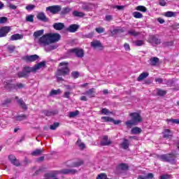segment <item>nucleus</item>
<instances>
[{
  "label": "nucleus",
  "instance_id": "nucleus-1",
  "mask_svg": "<svg viewBox=\"0 0 179 179\" xmlns=\"http://www.w3.org/2000/svg\"><path fill=\"white\" fill-rule=\"evenodd\" d=\"M45 66V62H40L36 64L34 67L24 66L22 71L18 73V77L26 78V76H27L30 72H36V71H38V69H41V68H44Z\"/></svg>",
  "mask_w": 179,
  "mask_h": 179
},
{
  "label": "nucleus",
  "instance_id": "nucleus-2",
  "mask_svg": "<svg viewBox=\"0 0 179 179\" xmlns=\"http://www.w3.org/2000/svg\"><path fill=\"white\" fill-rule=\"evenodd\" d=\"M131 120L126 122V125L128 128H131L132 125H138L139 122H142V117L138 113H131L129 114Z\"/></svg>",
  "mask_w": 179,
  "mask_h": 179
},
{
  "label": "nucleus",
  "instance_id": "nucleus-3",
  "mask_svg": "<svg viewBox=\"0 0 179 179\" xmlns=\"http://www.w3.org/2000/svg\"><path fill=\"white\" fill-rule=\"evenodd\" d=\"M59 66H62L61 69L57 70L56 76L57 78V80L59 82L62 80V77L65 76V75H68L69 73V69L68 68V63L66 62H61L59 64Z\"/></svg>",
  "mask_w": 179,
  "mask_h": 179
},
{
  "label": "nucleus",
  "instance_id": "nucleus-4",
  "mask_svg": "<svg viewBox=\"0 0 179 179\" xmlns=\"http://www.w3.org/2000/svg\"><path fill=\"white\" fill-rule=\"evenodd\" d=\"M158 158L159 160H162V162H169V163H172V164L176 163V157L173 154L159 155L158 156Z\"/></svg>",
  "mask_w": 179,
  "mask_h": 179
},
{
  "label": "nucleus",
  "instance_id": "nucleus-5",
  "mask_svg": "<svg viewBox=\"0 0 179 179\" xmlns=\"http://www.w3.org/2000/svg\"><path fill=\"white\" fill-rule=\"evenodd\" d=\"M38 43L40 44V45H43V47L50 45V44H51V42L50 41L48 34H45V35L42 36L38 40Z\"/></svg>",
  "mask_w": 179,
  "mask_h": 179
},
{
  "label": "nucleus",
  "instance_id": "nucleus-6",
  "mask_svg": "<svg viewBox=\"0 0 179 179\" xmlns=\"http://www.w3.org/2000/svg\"><path fill=\"white\" fill-rule=\"evenodd\" d=\"M48 36L49 37L50 44H52V43H57V41H59L61 38V35H59V34L49 33L48 34Z\"/></svg>",
  "mask_w": 179,
  "mask_h": 179
},
{
  "label": "nucleus",
  "instance_id": "nucleus-7",
  "mask_svg": "<svg viewBox=\"0 0 179 179\" xmlns=\"http://www.w3.org/2000/svg\"><path fill=\"white\" fill-rule=\"evenodd\" d=\"M61 10V6H52L46 8V11L50 12V13H58Z\"/></svg>",
  "mask_w": 179,
  "mask_h": 179
},
{
  "label": "nucleus",
  "instance_id": "nucleus-8",
  "mask_svg": "<svg viewBox=\"0 0 179 179\" xmlns=\"http://www.w3.org/2000/svg\"><path fill=\"white\" fill-rule=\"evenodd\" d=\"M101 120L105 122H113L115 125H118V124H121V120H114L110 117H102Z\"/></svg>",
  "mask_w": 179,
  "mask_h": 179
},
{
  "label": "nucleus",
  "instance_id": "nucleus-9",
  "mask_svg": "<svg viewBox=\"0 0 179 179\" xmlns=\"http://www.w3.org/2000/svg\"><path fill=\"white\" fill-rule=\"evenodd\" d=\"M10 31V27H3L0 29V37H5Z\"/></svg>",
  "mask_w": 179,
  "mask_h": 179
},
{
  "label": "nucleus",
  "instance_id": "nucleus-10",
  "mask_svg": "<svg viewBox=\"0 0 179 179\" xmlns=\"http://www.w3.org/2000/svg\"><path fill=\"white\" fill-rule=\"evenodd\" d=\"M70 51L71 52H74V54H76V57L78 58H82V57L84 55L83 50L82 49L76 48L72 49Z\"/></svg>",
  "mask_w": 179,
  "mask_h": 179
},
{
  "label": "nucleus",
  "instance_id": "nucleus-11",
  "mask_svg": "<svg viewBox=\"0 0 179 179\" xmlns=\"http://www.w3.org/2000/svg\"><path fill=\"white\" fill-rule=\"evenodd\" d=\"M162 134L165 139H171V136H173V132L168 129H165Z\"/></svg>",
  "mask_w": 179,
  "mask_h": 179
},
{
  "label": "nucleus",
  "instance_id": "nucleus-12",
  "mask_svg": "<svg viewBox=\"0 0 179 179\" xmlns=\"http://www.w3.org/2000/svg\"><path fill=\"white\" fill-rule=\"evenodd\" d=\"M24 59L25 61H27V62H34V61H37V59H38V55H34L30 56H26L24 57Z\"/></svg>",
  "mask_w": 179,
  "mask_h": 179
},
{
  "label": "nucleus",
  "instance_id": "nucleus-13",
  "mask_svg": "<svg viewBox=\"0 0 179 179\" xmlns=\"http://www.w3.org/2000/svg\"><path fill=\"white\" fill-rule=\"evenodd\" d=\"M8 159L10 160V163L13 164L14 166H19L20 164L19 163V161L16 159V157L13 155H10L8 156Z\"/></svg>",
  "mask_w": 179,
  "mask_h": 179
},
{
  "label": "nucleus",
  "instance_id": "nucleus-14",
  "mask_svg": "<svg viewBox=\"0 0 179 179\" xmlns=\"http://www.w3.org/2000/svg\"><path fill=\"white\" fill-rule=\"evenodd\" d=\"M83 94H85L86 96H88V97H94L96 96V91L94 90V88L90 89L88 91L83 93Z\"/></svg>",
  "mask_w": 179,
  "mask_h": 179
},
{
  "label": "nucleus",
  "instance_id": "nucleus-15",
  "mask_svg": "<svg viewBox=\"0 0 179 179\" xmlns=\"http://www.w3.org/2000/svg\"><path fill=\"white\" fill-rule=\"evenodd\" d=\"M78 29H79V25L74 24L70 25L69 27L67 28V31L70 33H75L78 31Z\"/></svg>",
  "mask_w": 179,
  "mask_h": 179
},
{
  "label": "nucleus",
  "instance_id": "nucleus-16",
  "mask_svg": "<svg viewBox=\"0 0 179 179\" xmlns=\"http://www.w3.org/2000/svg\"><path fill=\"white\" fill-rule=\"evenodd\" d=\"M37 19H38V20H41V22H48V19L47 18V16H45V14H44V13H39L37 15Z\"/></svg>",
  "mask_w": 179,
  "mask_h": 179
},
{
  "label": "nucleus",
  "instance_id": "nucleus-17",
  "mask_svg": "<svg viewBox=\"0 0 179 179\" xmlns=\"http://www.w3.org/2000/svg\"><path fill=\"white\" fill-rule=\"evenodd\" d=\"M53 27L55 30H62L65 27V24L62 22H57L53 24Z\"/></svg>",
  "mask_w": 179,
  "mask_h": 179
},
{
  "label": "nucleus",
  "instance_id": "nucleus-18",
  "mask_svg": "<svg viewBox=\"0 0 179 179\" xmlns=\"http://www.w3.org/2000/svg\"><path fill=\"white\" fill-rule=\"evenodd\" d=\"M102 146H108V145L111 144V141H108V136H104L103 137V141L101 142Z\"/></svg>",
  "mask_w": 179,
  "mask_h": 179
},
{
  "label": "nucleus",
  "instance_id": "nucleus-19",
  "mask_svg": "<svg viewBox=\"0 0 179 179\" xmlns=\"http://www.w3.org/2000/svg\"><path fill=\"white\" fill-rule=\"evenodd\" d=\"M150 43H152V44L157 45V44H160L161 41H160V39H159V38H157L155 36H152L150 37Z\"/></svg>",
  "mask_w": 179,
  "mask_h": 179
},
{
  "label": "nucleus",
  "instance_id": "nucleus-20",
  "mask_svg": "<svg viewBox=\"0 0 179 179\" xmlns=\"http://www.w3.org/2000/svg\"><path fill=\"white\" fill-rule=\"evenodd\" d=\"M149 76V73L143 72L137 78V80L138 82H141V80H143V79H146Z\"/></svg>",
  "mask_w": 179,
  "mask_h": 179
},
{
  "label": "nucleus",
  "instance_id": "nucleus-21",
  "mask_svg": "<svg viewBox=\"0 0 179 179\" xmlns=\"http://www.w3.org/2000/svg\"><path fill=\"white\" fill-rule=\"evenodd\" d=\"M121 147L124 150L128 149V148H129V141L124 138L123 142L121 143Z\"/></svg>",
  "mask_w": 179,
  "mask_h": 179
},
{
  "label": "nucleus",
  "instance_id": "nucleus-22",
  "mask_svg": "<svg viewBox=\"0 0 179 179\" xmlns=\"http://www.w3.org/2000/svg\"><path fill=\"white\" fill-rule=\"evenodd\" d=\"M43 34H44V29H41V30L36 31L34 33L33 36L34 37H35V38H38V37H40Z\"/></svg>",
  "mask_w": 179,
  "mask_h": 179
},
{
  "label": "nucleus",
  "instance_id": "nucleus-23",
  "mask_svg": "<svg viewBox=\"0 0 179 179\" xmlns=\"http://www.w3.org/2000/svg\"><path fill=\"white\" fill-rule=\"evenodd\" d=\"M21 38H23V36L19 34H13L10 37V40L12 41H15V40H21Z\"/></svg>",
  "mask_w": 179,
  "mask_h": 179
},
{
  "label": "nucleus",
  "instance_id": "nucleus-24",
  "mask_svg": "<svg viewBox=\"0 0 179 179\" xmlns=\"http://www.w3.org/2000/svg\"><path fill=\"white\" fill-rule=\"evenodd\" d=\"M43 152H44L43 149H37L34 150L31 152V155L32 156H40V155H41V153H43Z\"/></svg>",
  "mask_w": 179,
  "mask_h": 179
},
{
  "label": "nucleus",
  "instance_id": "nucleus-25",
  "mask_svg": "<svg viewBox=\"0 0 179 179\" xmlns=\"http://www.w3.org/2000/svg\"><path fill=\"white\" fill-rule=\"evenodd\" d=\"M57 48H58V45H50L49 46L45 47V50L47 52H48V51H52V50H57Z\"/></svg>",
  "mask_w": 179,
  "mask_h": 179
},
{
  "label": "nucleus",
  "instance_id": "nucleus-26",
  "mask_svg": "<svg viewBox=\"0 0 179 179\" xmlns=\"http://www.w3.org/2000/svg\"><path fill=\"white\" fill-rule=\"evenodd\" d=\"M127 34L129 36H133V37H136V36H139V32H137L135 29H130L127 31Z\"/></svg>",
  "mask_w": 179,
  "mask_h": 179
},
{
  "label": "nucleus",
  "instance_id": "nucleus-27",
  "mask_svg": "<svg viewBox=\"0 0 179 179\" xmlns=\"http://www.w3.org/2000/svg\"><path fill=\"white\" fill-rule=\"evenodd\" d=\"M128 169V165L126 164H120L117 166V170H121L122 171H125Z\"/></svg>",
  "mask_w": 179,
  "mask_h": 179
},
{
  "label": "nucleus",
  "instance_id": "nucleus-28",
  "mask_svg": "<svg viewBox=\"0 0 179 179\" xmlns=\"http://www.w3.org/2000/svg\"><path fill=\"white\" fill-rule=\"evenodd\" d=\"M142 132V129L139 127H134L131 129V134L134 135H138V134H141Z\"/></svg>",
  "mask_w": 179,
  "mask_h": 179
},
{
  "label": "nucleus",
  "instance_id": "nucleus-29",
  "mask_svg": "<svg viewBox=\"0 0 179 179\" xmlns=\"http://www.w3.org/2000/svg\"><path fill=\"white\" fill-rule=\"evenodd\" d=\"M91 45L94 48H98L99 47H101V43L99 41H94L91 43Z\"/></svg>",
  "mask_w": 179,
  "mask_h": 179
},
{
  "label": "nucleus",
  "instance_id": "nucleus-30",
  "mask_svg": "<svg viewBox=\"0 0 179 179\" xmlns=\"http://www.w3.org/2000/svg\"><path fill=\"white\" fill-rule=\"evenodd\" d=\"M157 62H159V58L157 57H152L150 59V64L152 66L157 65Z\"/></svg>",
  "mask_w": 179,
  "mask_h": 179
},
{
  "label": "nucleus",
  "instance_id": "nucleus-31",
  "mask_svg": "<svg viewBox=\"0 0 179 179\" xmlns=\"http://www.w3.org/2000/svg\"><path fill=\"white\" fill-rule=\"evenodd\" d=\"M57 94H61V90L58 89V90H52L50 95V96H55Z\"/></svg>",
  "mask_w": 179,
  "mask_h": 179
},
{
  "label": "nucleus",
  "instance_id": "nucleus-32",
  "mask_svg": "<svg viewBox=\"0 0 179 179\" xmlns=\"http://www.w3.org/2000/svg\"><path fill=\"white\" fill-rule=\"evenodd\" d=\"M73 16H76L77 17H83L85 16V14L82 12L78 11H74L73 12Z\"/></svg>",
  "mask_w": 179,
  "mask_h": 179
},
{
  "label": "nucleus",
  "instance_id": "nucleus-33",
  "mask_svg": "<svg viewBox=\"0 0 179 179\" xmlns=\"http://www.w3.org/2000/svg\"><path fill=\"white\" fill-rule=\"evenodd\" d=\"M165 16L166 17H176V13L173 11H167L166 13H165Z\"/></svg>",
  "mask_w": 179,
  "mask_h": 179
},
{
  "label": "nucleus",
  "instance_id": "nucleus-34",
  "mask_svg": "<svg viewBox=\"0 0 179 179\" xmlns=\"http://www.w3.org/2000/svg\"><path fill=\"white\" fill-rule=\"evenodd\" d=\"M133 16L136 19H142V17H143L142 13H141L139 12H134V13H133Z\"/></svg>",
  "mask_w": 179,
  "mask_h": 179
},
{
  "label": "nucleus",
  "instance_id": "nucleus-35",
  "mask_svg": "<svg viewBox=\"0 0 179 179\" xmlns=\"http://www.w3.org/2000/svg\"><path fill=\"white\" fill-rule=\"evenodd\" d=\"M134 43L137 47H141V45H143V44H145V42L143 41V40H137L134 41Z\"/></svg>",
  "mask_w": 179,
  "mask_h": 179
},
{
  "label": "nucleus",
  "instance_id": "nucleus-36",
  "mask_svg": "<svg viewBox=\"0 0 179 179\" xmlns=\"http://www.w3.org/2000/svg\"><path fill=\"white\" fill-rule=\"evenodd\" d=\"M17 103L21 106L22 108H24V110H27V106H26V103L23 101V100L20 99L17 101Z\"/></svg>",
  "mask_w": 179,
  "mask_h": 179
},
{
  "label": "nucleus",
  "instance_id": "nucleus-37",
  "mask_svg": "<svg viewBox=\"0 0 179 179\" xmlns=\"http://www.w3.org/2000/svg\"><path fill=\"white\" fill-rule=\"evenodd\" d=\"M76 115H79V111L78 110H76V111H73V112L69 113L70 118H73L74 117H76Z\"/></svg>",
  "mask_w": 179,
  "mask_h": 179
},
{
  "label": "nucleus",
  "instance_id": "nucleus-38",
  "mask_svg": "<svg viewBox=\"0 0 179 179\" xmlns=\"http://www.w3.org/2000/svg\"><path fill=\"white\" fill-rule=\"evenodd\" d=\"M27 118V116H26L25 115H22L17 116L15 117V120L17 121H23V120H26Z\"/></svg>",
  "mask_w": 179,
  "mask_h": 179
},
{
  "label": "nucleus",
  "instance_id": "nucleus-39",
  "mask_svg": "<svg viewBox=\"0 0 179 179\" xmlns=\"http://www.w3.org/2000/svg\"><path fill=\"white\" fill-rule=\"evenodd\" d=\"M83 164V161L80 160L72 165H71V167H79V166H82Z\"/></svg>",
  "mask_w": 179,
  "mask_h": 179
},
{
  "label": "nucleus",
  "instance_id": "nucleus-40",
  "mask_svg": "<svg viewBox=\"0 0 179 179\" xmlns=\"http://www.w3.org/2000/svg\"><path fill=\"white\" fill-rule=\"evenodd\" d=\"M76 144L78 145V148L81 149V150H83V149L85 148V143H81L80 140H78Z\"/></svg>",
  "mask_w": 179,
  "mask_h": 179
},
{
  "label": "nucleus",
  "instance_id": "nucleus-41",
  "mask_svg": "<svg viewBox=\"0 0 179 179\" xmlns=\"http://www.w3.org/2000/svg\"><path fill=\"white\" fill-rule=\"evenodd\" d=\"M26 20H27V22H34V15H27L26 17Z\"/></svg>",
  "mask_w": 179,
  "mask_h": 179
},
{
  "label": "nucleus",
  "instance_id": "nucleus-42",
  "mask_svg": "<svg viewBox=\"0 0 179 179\" xmlns=\"http://www.w3.org/2000/svg\"><path fill=\"white\" fill-rule=\"evenodd\" d=\"M136 10H140V12H146V7L143 6H138L136 8Z\"/></svg>",
  "mask_w": 179,
  "mask_h": 179
},
{
  "label": "nucleus",
  "instance_id": "nucleus-43",
  "mask_svg": "<svg viewBox=\"0 0 179 179\" xmlns=\"http://www.w3.org/2000/svg\"><path fill=\"white\" fill-rule=\"evenodd\" d=\"M16 47L13 45H9L7 46V50L9 51V52L12 53L13 51H15Z\"/></svg>",
  "mask_w": 179,
  "mask_h": 179
},
{
  "label": "nucleus",
  "instance_id": "nucleus-44",
  "mask_svg": "<svg viewBox=\"0 0 179 179\" xmlns=\"http://www.w3.org/2000/svg\"><path fill=\"white\" fill-rule=\"evenodd\" d=\"M166 93L167 92L163 90H157V94L158 96H164Z\"/></svg>",
  "mask_w": 179,
  "mask_h": 179
},
{
  "label": "nucleus",
  "instance_id": "nucleus-45",
  "mask_svg": "<svg viewBox=\"0 0 179 179\" xmlns=\"http://www.w3.org/2000/svg\"><path fill=\"white\" fill-rule=\"evenodd\" d=\"M59 127V123L55 122L52 125H50V129L54 131V130L57 129V128H58Z\"/></svg>",
  "mask_w": 179,
  "mask_h": 179
},
{
  "label": "nucleus",
  "instance_id": "nucleus-46",
  "mask_svg": "<svg viewBox=\"0 0 179 179\" xmlns=\"http://www.w3.org/2000/svg\"><path fill=\"white\" fill-rule=\"evenodd\" d=\"M93 36H94V32H90V34L83 35V37L85 38H92V37H93Z\"/></svg>",
  "mask_w": 179,
  "mask_h": 179
},
{
  "label": "nucleus",
  "instance_id": "nucleus-47",
  "mask_svg": "<svg viewBox=\"0 0 179 179\" xmlns=\"http://www.w3.org/2000/svg\"><path fill=\"white\" fill-rule=\"evenodd\" d=\"M96 31L99 33V34H101V33H104V28L98 27L95 29Z\"/></svg>",
  "mask_w": 179,
  "mask_h": 179
},
{
  "label": "nucleus",
  "instance_id": "nucleus-48",
  "mask_svg": "<svg viewBox=\"0 0 179 179\" xmlns=\"http://www.w3.org/2000/svg\"><path fill=\"white\" fill-rule=\"evenodd\" d=\"M6 22H8V17H0V23L1 24L6 23Z\"/></svg>",
  "mask_w": 179,
  "mask_h": 179
},
{
  "label": "nucleus",
  "instance_id": "nucleus-49",
  "mask_svg": "<svg viewBox=\"0 0 179 179\" xmlns=\"http://www.w3.org/2000/svg\"><path fill=\"white\" fill-rule=\"evenodd\" d=\"M71 76L75 79L79 78V73L78 71H73L71 73Z\"/></svg>",
  "mask_w": 179,
  "mask_h": 179
},
{
  "label": "nucleus",
  "instance_id": "nucleus-50",
  "mask_svg": "<svg viewBox=\"0 0 179 179\" xmlns=\"http://www.w3.org/2000/svg\"><path fill=\"white\" fill-rule=\"evenodd\" d=\"M34 8H36V6L33 4H30L26 6V9L27 10H33V9H34Z\"/></svg>",
  "mask_w": 179,
  "mask_h": 179
},
{
  "label": "nucleus",
  "instance_id": "nucleus-51",
  "mask_svg": "<svg viewBox=\"0 0 179 179\" xmlns=\"http://www.w3.org/2000/svg\"><path fill=\"white\" fill-rule=\"evenodd\" d=\"M101 114H104L105 115H107L108 114H109V111L107 108H103L101 110Z\"/></svg>",
  "mask_w": 179,
  "mask_h": 179
},
{
  "label": "nucleus",
  "instance_id": "nucleus-52",
  "mask_svg": "<svg viewBox=\"0 0 179 179\" xmlns=\"http://www.w3.org/2000/svg\"><path fill=\"white\" fill-rule=\"evenodd\" d=\"M105 20H106V22H110L113 20V16L110 15H106Z\"/></svg>",
  "mask_w": 179,
  "mask_h": 179
},
{
  "label": "nucleus",
  "instance_id": "nucleus-53",
  "mask_svg": "<svg viewBox=\"0 0 179 179\" xmlns=\"http://www.w3.org/2000/svg\"><path fill=\"white\" fill-rule=\"evenodd\" d=\"M159 3L161 6H166V1L164 0H159Z\"/></svg>",
  "mask_w": 179,
  "mask_h": 179
},
{
  "label": "nucleus",
  "instance_id": "nucleus-54",
  "mask_svg": "<svg viewBox=\"0 0 179 179\" xmlns=\"http://www.w3.org/2000/svg\"><path fill=\"white\" fill-rule=\"evenodd\" d=\"M160 179H170V175H163L160 176Z\"/></svg>",
  "mask_w": 179,
  "mask_h": 179
},
{
  "label": "nucleus",
  "instance_id": "nucleus-55",
  "mask_svg": "<svg viewBox=\"0 0 179 179\" xmlns=\"http://www.w3.org/2000/svg\"><path fill=\"white\" fill-rule=\"evenodd\" d=\"M69 96H71V92H64V97H65L66 99H69L70 97Z\"/></svg>",
  "mask_w": 179,
  "mask_h": 179
},
{
  "label": "nucleus",
  "instance_id": "nucleus-56",
  "mask_svg": "<svg viewBox=\"0 0 179 179\" xmlns=\"http://www.w3.org/2000/svg\"><path fill=\"white\" fill-rule=\"evenodd\" d=\"M124 50H126V51H129L131 50L129 48V44H128V43H124Z\"/></svg>",
  "mask_w": 179,
  "mask_h": 179
},
{
  "label": "nucleus",
  "instance_id": "nucleus-57",
  "mask_svg": "<svg viewBox=\"0 0 179 179\" xmlns=\"http://www.w3.org/2000/svg\"><path fill=\"white\" fill-rule=\"evenodd\" d=\"M71 10V8H65L63 9L62 13H69V11Z\"/></svg>",
  "mask_w": 179,
  "mask_h": 179
},
{
  "label": "nucleus",
  "instance_id": "nucleus-58",
  "mask_svg": "<svg viewBox=\"0 0 179 179\" xmlns=\"http://www.w3.org/2000/svg\"><path fill=\"white\" fill-rule=\"evenodd\" d=\"M147 179H152L153 178V173H148L147 176H145Z\"/></svg>",
  "mask_w": 179,
  "mask_h": 179
},
{
  "label": "nucleus",
  "instance_id": "nucleus-59",
  "mask_svg": "<svg viewBox=\"0 0 179 179\" xmlns=\"http://www.w3.org/2000/svg\"><path fill=\"white\" fill-rule=\"evenodd\" d=\"M157 21L159 22V23H160L161 24H163V23H164V20H163L162 18L161 17H159L157 19Z\"/></svg>",
  "mask_w": 179,
  "mask_h": 179
},
{
  "label": "nucleus",
  "instance_id": "nucleus-60",
  "mask_svg": "<svg viewBox=\"0 0 179 179\" xmlns=\"http://www.w3.org/2000/svg\"><path fill=\"white\" fill-rule=\"evenodd\" d=\"M80 100H81L82 101H87V98L86 97V96H82L80 97Z\"/></svg>",
  "mask_w": 179,
  "mask_h": 179
},
{
  "label": "nucleus",
  "instance_id": "nucleus-61",
  "mask_svg": "<svg viewBox=\"0 0 179 179\" xmlns=\"http://www.w3.org/2000/svg\"><path fill=\"white\" fill-rule=\"evenodd\" d=\"M45 115H46L48 117H50V116H51V115H53L54 113H53L52 112L47 111V112L45 113Z\"/></svg>",
  "mask_w": 179,
  "mask_h": 179
},
{
  "label": "nucleus",
  "instance_id": "nucleus-62",
  "mask_svg": "<svg viewBox=\"0 0 179 179\" xmlns=\"http://www.w3.org/2000/svg\"><path fill=\"white\" fill-rule=\"evenodd\" d=\"M155 82H157L158 83H162L163 82V79L162 78H156Z\"/></svg>",
  "mask_w": 179,
  "mask_h": 179
},
{
  "label": "nucleus",
  "instance_id": "nucleus-63",
  "mask_svg": "<svg viewBox=\"0 0 179 179\" xmlns=\"http://www.w3.org/2000/svg\"><path fill=\"white\" fill-rule=\"evenodd\" d=\"M138 179H148V178L143 176H138Z\"/></svg>",
  "mask_w": 179,
  "mask_h": 179
},
{
  "label": "nucleus",
  "instance_id": "nucleus-64",
  "mask_svg": "<svg viewBox=\"0 0 179 179\" xmlns=\"http://www.w3.org/2000/svg\"><path fill=\"white\" fill-rule=\"evenodd\" d=\"M173 124H179V120L178 119H173Z\"/></svg>",
  "mask_w": 179,
  "mask_h": 179
}]
</instances>
